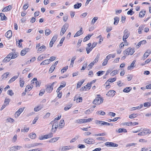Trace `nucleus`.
<instances>
[{
	"instance_id": "1",
	"label": "nucleus",
	"mask_w": 151,
	"mask_h": 151,
	"mask_svg": "<svg viewBox=\"0 0 151 151\" xmlns=\"http://www.w3.org/2000/svg\"><path fill=\"white\" fill-rule=\"evenodd\" d=\"M103 99L100 97V95H98V97L96 98L93 102L95 104L99 105L103 102Z\"/></svg>"
},
{
	"instance_id": "2",
	"label": "nucleus",
	"mask_w": 151,
	"mask_h": 151,
	"mask_svg": "<svg viewBox=\"0 0 151 151\" xmlns=\"http://www.w3.org/2000/svg\"><path fill=\"white\" fill-rule=\"evenodd\" d=\"M69 26L67 23L65 24L62 27L60 33V35L62 36L65 33Z\"/></svg>"
},
{
	"instance_id": "3",
	"label": "nucleus",
	"mask_w": 151,
	"mask_h": 151,
	"mask_svg": "<svg viewBox=\"0 0 151 151\" xmlns=\"http://www.w3.org/2000/svg\"><path fill=\"white\" fill-rule=\"evenodd\" d=\"M31 84H35V87H39L40 86L41 82L40 81H37L36 78H34L31 81Z\"/></svg>"
},
{
	"instance_id": "4",
	"label": "nucleus",
	"mask_w": 151,
	"mask_h": 151,
	"mask_svg": "<svg viewBox=\"0 0 151 151\" xmlns=\"http://www.w3.org/2000/svg\"><path fill=\"white\" fill-rule=\"evenodd\" d=\"M56 83V82H55L52 83L51 85H48L46 88V91L48 93H51L53 90L54 84Z\"/></svg>"
},
{
	"instance_id": "5",
	"label": "nucleus",
	"mask_w": 151,
	"mask_h": 151,
	"mask_svg": "<svg viewBox=\"0 0 151 151\" xmlns=\"http://www.w3.org/2000/svg\"><path fill=\"white\" fill-rule=\"evenodd\" d=\"M84 141L85 143L88 144H92L95 143V140L90 138L84 139Z\"/></svg>"
},
{
	"instance_id": "6",
	"label": "nucleus",
	"mask_w": 151,
	"mask_h": 151,
	"mask_svg": "<svg viewBox=\"0 0 151 151\" xmlns=\"http://www.w3.org/2000/svg\"><path fill=\"white\" fill-rule=\"evenodd\" d=\"M105 145L107 147H117L118 145L117 144L112 142H107L105 143Z\"/></svg>"
},
{
	"instance_id": "7",
	"label": "nucleus",
	"mask_w": 151,
	"mask_h": 151,
	"mask_svg": "<svg viewBox=\"0 0 151 151\" xmlns=\"http://www.w3.org/2000/svg\"><path fill=\"white\" fill-rule=\"evenodd\" d=\"M46 49V46L44 45H42L38 49L37 51L38 52H43L45 51Z\"/></svg>"
},
{
	"instance_id": "8",
	"label": "nucleus",
	"mask_w": 151,
	"mask_h": 151,
	"mask_svg": "<svg viewBox=\"0 0 151 151\" xmlns=\"http://www.w3.org/2000/svg\"><path fill=\"white\" fill-rule=\"evenodd\" d=\"M29 49L28 48H25L22 50L21 52V55L22 56H24L25 55L26 53L29 51Z\"/></svg>"
},
{
	"instance_id": "9",
	"label": "nucleus",
	"mask_w": 151,
	"mask_h": 151,
	"mask_svg": "<svg viewBox=\"0 0 151 151\" xmlns=\"http://www.w3.org/2000/svg\"><path fill=\"white\" fill-rule=\"evenodd\" d=\"M116 93V92L113 90H111L109 91L106 95L109 96H113Z\"/></svg>"
},
{
	"instance_id": "10",
	"label": "nucleus",
	"mask_w": 151,
	"mask_h": 151,
	"mask_svg": "<svg viewBox=\"0 0 151 151\" xmlns=\"http://www.w3.org/2000/svg\"><path fill=\"white\" fill-rule=\"evenodd\" d=\"M129 33L127 29H125L124 32V35L123 36V38L125 37L127 38L129 37Z\"/></svg>"
},
{
	"instance_id": "11",
	"label": "nucleus",
	"mask_w": 151,
	"mask_h": 151,
	"mask_svg": "<svg viewBox=\"0 0 151 151\" xmlns=\"http://www.w3.org/2000/svg\"><path fill=\"white\" fill-rule=\"evenodd\" d=\"M5 36L7 38H10L12 36V32L11 30H9L5 34Z\"/></svg>"
},
{
	"instance_id": "12",
	"label": "nucleus",
	"mask_w": 151,
	"mask_h": 151,
	"mask_svg": "<svg viewBox=\"0 0 151 151\" xmlns=\"http://www.w3.org/2000/svg\"><path fill=\"white\" fill-rule=\"evenodd\" d=\"M83 33L82 32V28H81L80 30L77 31L74 36V37L79 36L83 34Z\"/></svg>"
},
{
	"instance_id": "13",
	"label": "nucleus",
	"mask_w": 151,
	"mask_h": 151,
	"mask_svg": "<svg viewBox=\"0 0 151 151\" xmlns=\"http://www.w3.org/2000/svg\"><path fill=\"white\" fill-rule=\"evenodd\" d=\"M61 85L58 88L57 90L60 91L63 87H64L66 85V83L65 82H62L61 83Z\"/></svg>"
},
{
	"instance_id": "14",
	"label": "nucleus",
	"mask_w": 151,
	"mask_h": 151,
	"mask_svg": "<svg viewBox=\"0 0 151 151\" xmlns=\"http://www.w3.org/2000/svg\"><path fill=\"white\" fill-rule=\"evenodd\" d=\"M136 61L134 60L131 63L130 66H129L127 68L128 70H131L134 67V65Z\"/></svg>"
},
{
	"instance_id": "15",
	"label": "nucleus",
	"mask_w": 151,
	"mask_h": 151,
	"mask_svg": "<svg viewBox=\"0 0 151 151\" xmlns=\"http://www.w3.org/2000/svg\"><path fill=\"white\" fill-rule=\"evenodd\" d=\"M12 9V6L11 5H9L7 6L4 7L2 10V12H5L8 11Z\"/></svg>"
},
{
	"instance_id": "16",
	"label": "nucleus",
	"mask_w": 151,
	"mask_h": 151,
	"mask_svg": "<svg viewBox=\"0 0 151 151\" xmlns=\"http://www.w3.org/2000/svg\"><path fill=\"white\" fill-rule=\"evenodd\" d=\"M24 109V108H20L16 112L15 114L17 115V116L20 115V114L23 111Z\"/></svg>"
},
{
	"instance_id": "17",
	"label": "nucleus",
	"mask_w": 151,
	"mask_h": 151,
	"mask_svg": "<svg viewBox=\"0 0 151 151\" xmlns=\"http://www.w3.org/2000/svg\"><path fill=\"white\" fill-rule=\"evenodd\" d=\"M84 81V80H82V81L78 82L77 83L76 88H80L82 85L83 84Z\"/></svg>"
},
{
	"instance_id": "18",
	"label": "nucleus",
	"mask_w": 151,
	"mask_h": 151,
	"mask_svg": "<svg viewBox=\"0 0 151 151\" xmlns=\"http://www.w3.org/2000/svg\"><path fill=\"white\" fill-rule=\"evenodd\" d=\"M0 16L1 20H5L7 19V17L5 16V14L3 13H0Z\"/></svg>"
},
{
	"instance_id": "19",
	"label": "nucleus",
	"mask_w": 151,
	"mask_h": 151,
	"mask_svg": "<svg viewBox=\"0 0 151 151\" xmlns=\"http://www.w3.org/2000/svg\"><path fill=\"white\" fill-rule=\"evenodd\" d=\"M93 35V34H92L91 35L89 34L88 36H86L83 39V42H85L89 40L90 37Z\"/></svg>"
},
{
	"instance_id": "20",
	"label": "nucleus",
	"mask_w": 151,
	"mask_h": 151,
	"mask_svg": "<svg viewBox=\"0 0 151 151\" xmlns=\"http://www.w3.org/2000/svg\"><path fill=\"white\" fill-rule=\"evenodd\" d=\"M50 62H49V60H48V59H47L44 60L40 64V65H46L47 64H48L50 63Z\"/></svg>"
},
{
	"instance_id": "21",
	"label": "nucleus",
	"mask_w": 151,
	"mask_h": 151,
	"mask_svg": "<svg viewBox=\"0 0 151 151\" xmlns=\"http://www.w3.org/2000/svg\"><path fill=\"white\" fill-rule=\"evenodd\" d=\"M142 132L144 135L149 134L151 133V131H150L149 130L143 129L142 131Z\"/></svg>"
},
{
	"instance_id": "22",
	"label": "nucleus",
	"mask_w": 151,
	"mask_h": 151,
	"mask_svg": "<svg viewBox=\"0 0 151 151\" xmlns=\"http://www.w3.org/2000/svg\"><path fill=\"white\" fill-rule=\"evenodd\" d=\"M143 106V104H141L139 106H137L133 107L132 108V110H135L136 109H140L142 108Z\"/></svg>"
},
{
	"instance_id": "23",
	"label": "nucleus",
	"mask_w": 151,
	"mask_h": 151,
	"mask_svg": "<svg viewBox=\"0 0 151 151\" xmlns=\"http://www.w3.org/2000/svg\"><path fill=\"white\" fill-rule=\"evenodd\" d=\"M53 134L52 133H50L48 134L45 135H44L45 139H47L48 138H50L52 137H53Z\"/></svg>"
},
{
	"instance_id": "24",
	"label": "nucleus",
	"mask_w": 151,
	"mask_h": 151,
	"mask_svg": "<svg viewBox=\"0 0 151 151\" xmlns=\"http://www.w3.org/2000/svg\"><path fill=\"white\" fill-rule=\"evenodd\" d=\"M18 76H19L18 75L14 76H13V77L11 78V79L9 80V83H11L13 82L14 81H15V80H16L18 78Z\"/></svg>"
},
{
	"instance_id": "25",
	"label": "nucleus",
	"mask_w": 151,
	"mask_h": 151,
	"mask_svg": "<svg viewBox=\"0 0 151 151\" xmlns=\"http://www.w3.org/2000/svg\"><path fill=\"white\" fill-rule=\"evenodd\" d=\"M146 13V11H141L139 13V17H143L145 15Z\"/></svg>"
},
{
	"instance_id": "26",
	"label": "nucleus",
	"mask_w": 151,
	"mask_h": 151,
	"mask_svg": "<svg viewBox=\"0 0 151 151\" xmlns=\"http://www.w3.org/2000/svg\"><path fill=\"white\" fill-rule=\"evenodd\" d=\"M59 137H56L55 138H53L49 140V142H54L57 141L59 139Z\"/></svg>"
},
{
	"instance_id": "27",
	"label": "nucleus",
	"mask_w": 151,
	"mask_h": 151,
	"mask_svg": "<svg viewBox=\"0 0 151 151\" xmlns=\"http://www.w3.org/2000/svg\"><path fill=\"white\" fill-rule=\"evenodd\" d=\"M93 110V108H90L89 109L86 111L85 113L86 114H89L91 113Z\"/></svg>"
},
{
	"instance_id": "28",
	"label": "nucleus",
	"mask_w": 151,
	"mask_h": 151,
	"mask_svg": "<svg viewBox=\"0 0 151 151\" xmlns=\"http://www.w3.org/2000/svg\"><path fill=\"white\" fill-rule=\"evenodd\" d=\"M132 89V88L130 87H126L123 89V91L125 93H128Z\"/></svg>"
},
{
	"instance_id": "29",
	"label": "nucleus",
	"mask_w": 151,
	"mask_h": 151,
	"mask_svg": "<svg viewBox=\"0 0 151 151\" xmlns=\"http://www.w3.org/2000/svg\"><path fill=\"white\" fill-rule=\"evenodd\" d=\"M82 4L81 3H77V4H75L74 5V9H79L80 7L81 6Z\"/></svg>"
},
{
	"instance_id": "30",
	"label": "nucleus",
	"mask_w": 151,
	"mask_h": 151,
	"mask_svg": "<svg viewBox=\"0 0 151 151\" xmlns=\"http://www.w3.org/2000/svg\"><path fill=\"white\" fill-rule=\"evenodd\" d=\"M145 27V25H142L140 26L139 28L138 32L139 34H141L142 33V30L144 27Z\"/></svg>"
},
{
	"instance_id": "31",
	"label": "nucleus",
	"mask_w": 151,
	"mask_h": 151,
	"mask_svg": "<svg viewBox=\"0 0 151 151\" xmlns=\"http://www.w3.org/2000/svg\"><path fill=\"white\" fill-rule=\"evenodd\" d=\"M151 53V51L150 50H147L143 55L146 56L147 58Z\"/></svg>"
},
{
	"instance_id": "32",
	"label": "nucleus",
	"mask_w": 151,
	"mask_h": 151,
	"mask_svg": "<svg viewBox=\"0 0 151 151\" xmlns=\"http://www.w3.org/2000/svg\"><path fill=\"white\" fill-rule=\"evenodd\" d=\"M114 24L115 25H117L119 21V18L117 17H115L114 18Z\"/></svg>"
},
{
	"instance_id": "33",
	"label": "nucleus",
	"mask_w": 151,
	"mask_h": 151,
	"mask_svg": "<svg viewBox=\"0 0 151 151\" xmlns=\"http://www.w3.org/2000/svg\"><path fill=\"white\" fill-rule=\"evenodd\" d=\"M29 137L32 139H35L36 137V135L35 133H30L29 134Z\"/></svg>"
},
{
	"instance_id": "34",
	"label": "nucleus",
	"mask_w": 151,
	"mask_h": 151,
	"mask_svg": "<svg viewBox=\"0 0 151 151\" xmlns=\"http://www.w3.org/2000/svg\"><path fill=\"white\" fill-rule=\"evenodd\" d=\"M32 87H31V86H30L29 85L27 86L25 88V91L27 92L28 91H30L32 89L33 87L32 85Z\"/></svg>"
},
{
	"instance_id": "35",
	"label": "nucleus",
	"mask_w": 151,
	"mask_h": 151,
	"mask_svg": "<svg viewBox=\"0 0 151 151\" xmlns=\"http://www.w3.org/2000/svg\"><path fill=\"white\" fill-rule=\"evenodd\" d=\"M101 125H111L112 126L113 124L111 123H110L108 122H106L104 121H102V123H101Z\"/></svg>"
},
{
	"instance_id": "36",
	"label": "nucleus",
	"mask_w": 151,
	"mask_h": 151,
	"mask_svg": "<svg viewBox=\"0 0 151 151\" xmlns=\"http://www.w3.org/2000/svg\"><path fill=\"white\" fill-rule=\"evenodd\" d=\"M76 56H74L71 59V63L70 64V66H71L72 67L73 66V64H74V62L75 60H76Z\"/></svg>"
},
{
	"instance_id": "37",
	"label": "nucleus",
	"mask_w": 151,
	"mask_h": 151,
	"mask_svg": "<svg viewBox=\"0 0 151 151\" xmlns=\"http://www.w3.org/2000/svg\"><path fill=\"white\" fill-rule=\"evenodd\" d=\"M75 123H84V119H80L76 120L75 121Z\"/></svg>"
},
{
	"instance_id": "38",
	"label": "nucleus",
	"mask_w": 151,
	"mask_h": 151,
	"mask_svg": "<svg viewBox=\"0 0 151 151\" xmlns=\"http://www.w3.org/2000/svg\"><path fill=\"white\" fill-rule=\"evenodd\" d=\"M51 30L49 29H47L45 30V34L47 35L48 36L51 33Z\"/></svg>"
},
{
	"instance_id": "39",
	"label": "nucleus",
	"mask_w": 151,
	"mask_h": 151,
	"mask_svg": "<svg viewBox=\"0 0 151 151\" xmlns=\"http://www.w3.org/2000/svg\"><path fill=\"white\" fill-rule=\"evenodd\" d=\"M129 49H130V50L128 51V54L130 55H132L134 53L135 51L134 49H132V48L130 47H129Z\"/></svg>"
},
{
	"instance_id": "40",
	"label": "nucleus",
	"mask_w": 151,
	"mask_h": 151,
	"mask_svg": "<svg viewBox=\"0 0 151 151\" xmlns=\"http://www.w3.org/2000/svg\"><path fill=\"white\" fill-rule=\"evenodd\" d=\"M11 60V58H10V57H9L8 56L5 57L4 59L3 60V62H7Z\"/></svg>"
},
{
	"instance_id": "41",
	"label": "nucleus",
	"mask_w": 151,
	"mask_h": 151,
	"mask_svg": "<svg viewBox=\"0 0 151 151\" xmlns=\"http://www.w3.org/2000/svg\"><path fill=\"white\" fill-rule=\"evenodd\" d=\"M116 78H109V79L106 82V83H107V82H110L111 83H112L115 81H116Z\"/></svg>"
},
{
	"instance_id": "42",
	"label": "nucleus",
	"mask_w": 151,
	"mask_h": 151,
	"mask_svg": "<svg viewBox=\"0 0 151 151\" xmlns=\"http://www.w3.org/2000/svg\"><path fill=\"white\" fill-rule=\"evenodd\" d=\"M64 120H61L60 122L59 127L61 128H62L63 127L64 125Z\"/></svg>"
},
{
	"instance_id": "43",
	"label": "nucleus",
	"mask_w": 151,
	"mask_h": 151,
	"mask_svg": "<svg viewBox=\"0 0 151 151\" xmlns=\"http://www.w3.org/2000/svg\"><path fill=\"white\" fill-rule=\"evenodd\" d=\"M98 19V17H95L92 19L91 22V24H93L96 22V20Z\"/></svg>"
},
{
	"instance_id": "44",
	"label": "nucleus",
	"mask_w": 151,
	"mask_h": 151,
	"mask_svg": "<svg viewBox=\"0 0 151 151\" xmlns=\"http://www.w3.org/2000/svg\"><path fill=\"white\" fill-rule=\"evenodd\" d=\"M137 115V114H132L130 115L129 116V117L130 119H133L136 117Z\"/></svg>"
},
{
	"instance_id": "45",
	"label": "nucleus",
	"mask_w": 151,
	"mask_h": 151,
	"mask_svg": "<svg viewBox=\"0 0 151 151\" xmlns=\"http://www.w3.org/2000/svg\"><path fill=\"white\" fill-rule=\"evenodd\" d=\"M151 106V102H147L144 104V106L145 107H149Z\"/></svg>"
},
{
	"instance_id": "46",
	"label": "nucleus",
	"mask_w": 151,
	"mask_h": 151,
	"mask_svg": "<svg viewBox=\"0 0 151 151\" xmlns=\"http://www.w3.org/2000/svg\"><path fill=\"white\" fill-rule=\"evenodd\" d=\"M96 114H100L102 115H104L106 113L104 111H99L96 112Z\"/></svg>"
},
{
	"instance_id": "47",
	"label": "nucleus",
	"mask_w": 151,
	"mask_h": 151,
	"mask_svg": "<svg viewBox=\"0 0 151 151\" xmlns=\"http://www.w3.org/2000/svg\"><path fill=\"white\" fill-rule=\"evenodd\" d=\"M42 108V107H40V106H37L35 107L34 109V110L35 111H38L41 110Z\"/></svg>"
},
{
	"instance_id": "48",
	"label": "nucleus",
	"mask_w": 151,
	"mask_h": 151,
	"mask_svg": "<svg viewBox=\"0 0 151 151\" xmlns=\"http://www.w3.org/2000/svg\"><path fill=\"white\" fill-rule=\"evenodd\" d=\"M119 118H120L119 117H116L113 119H108L107 121L109 122H115Z\"/></svg>"
},
{
	"instance_id": "49",
	"label": "nucleus",
	"mask_w": 151,
	"mask_h": 151,
	"mask_svg": "<svg viewBox=\"0 0 151 151\" xmlns=\"http://www.w3.org/2000/svg\"><path fill=\"white\" fill-rule=\"evenodd\" d=\"M20 86L21 87H22L24 84V81L21 78L20 79L19 81Z\"/></svg>"
},
{
	"instance_id": "50",
	"label": "nucleus",
	"mask_w": 151,
	"mask_h": 151,
	"mask_svg": "<svg viewBox=\"0 0 151 151\" xmlns=\"http://www.w3.org/2000/svg\"><path fill=\"white\" fill-rule=\"evenodd\" d=\"M93 119L92 118H89L88 119H84V123H86L87 122H90L91 121L93 120Z\"/></svg>"
},
{
	"instance_id": "51",
	"label": "nucleus",
	"mask_w": 151,
	"mask_h": 151,
	"mask_svg": "<svg viewBox=\"0 0 151 151\" xmlns=\"http://www.w3.org/2000/svg\"><path fill=\"white\" fill-rule=\"evenodd\" d=\"M79 137L78 136H76L74 138H73L70 141V143H72L76 141Z\"/></svg>"
},
{
	"instance_id": "52",
	"label": "nucleus",
	"mask_w": 151,
	"mask_h": 151,
	"mask_svg": "<svg viewBox=\"0 0 151 151\" xmlns=\"http://www.w3.org/2000/svg\"><path fill=\"white\" fill-rule=\"evenodd\" d=\"M56 92L57 93H58V97L59 98H61L62 96V92H60L59 91H57V90L56 91Z\"/></svg>"
},
{
	"instance_id": "53",
	"label": "nucleus",
	"mask_w": 151,
	"mask_h": 151,
	"mask_svg": "<svg viewBox=\"0 0 151 151\" xmlns=\"http://www.w3.org/2000/svg\"><path fill=\"white\" fill-rule=\"evenodd\" d=\"M69 150L68 146L63 147L61 148L62 151H64Z\"/></svg>"
},
{
	"instance_id": "54",
	"label": "nucleus",
	"mask_w": 151,
	"mask_h": 151,
	"mask_svg": "<svg viewBox=\"0 0 151 151\" xmlns=\"http://www.w3.org/2000/svg\"><path fill=\"white\" fill-rule=\"evenodd\" d=\"M106 133H99V134H95L94 135V136H105L106 135Z\"/></svg>"
},
{
	"instance_id": "55",
	"label": "nucleus",
	"mask_w": 151,
	"mask_h": 151,
	"mask_svg": "<svg viewBox=\"0 0 151 151\" xmlns=\"http://www.w3.org/2000/svg\"><path fill=\"white\" fill-rule=\"evenodd\" d=\"M45 57V56H42L41 57V55H40L38 57L37 60L39 61L42 60H43V59L46 58Z\"/></svg>"
},
{
	"instance_id": "56",
	"label": "nucleus",
	"mask_w": 151,
	"mask_h": 151,
	"mask_svg": "<svg viewBox=\"0 0 151 151\" xmlns=\"http://www.w3.org/2000/svg\"><path fill=\"white\" fill-rule=\"evenodd\" d=\"M6 121L7 122H14V120L11 118H7V119H6Z\"/></svg>"
},
{
	"instance_id": "57",
	"label": "nucleus",
	"mask_w": 151,
	"mask_h": 151,
	"mask_svg": "<svg viewBox=\"0 0 151 151\" xmlns=\"http://www.w3.org/2000/svg\"><path fill=\"white\" fill-rule=\"evenodd\" d=\"M118 73V71L117 70H114L112 72L111 74L112 76H114L116 74H117Z\"/></svg>"
},
{
	"instance_id": "58",
	"label": "nucleus",
	"mask_w": 151,
	"mask_h": 151,
	"mask_svg": "<svg viewBox=\"0 0 151 151\" xmlns=\"http://www.w3.org/2000/svg\"><path fill=\"white\" fill-rule=\"evenodd\" d=\"M137 145L136 143H130V144H128L126 145V147H130L131 146H134L135 145Z\"/></svg>"
},
{
	"instance_id": "59",
	"label": "nucleus",
	"mask_w": 151,
	"mask_h": 151,
	"mask_svg": "<svg viewBox=\"0 0 151 151\" xmlns=\"http://www.w3.org/2000/svg\"><path fill=\"white\" fill-rule=\"evenodd\" d=\"M55 68V67L54 66V65H52L50 68L49 71L51 73H52L54 70Z\"/></svg>"
},
{
	"instance_id": "60",
	"label": "nucleus",
	"mask_w": 151,
	"mask_h": 151,
	"mask_svg": "<svg viewBox=\"0 0 151 151\" xmlns=\"http://www.w3.org/2000/svg\"><path fill=\"white\" fill-rule=\"evenodd\" d=\"M57 35H54L52 38L51 41H52L53 42H55L57 38Z\"/></svg>"
},
{
	"instance_id": "61",
	"label": "nucleus",
	"mask_w": 151,
	"mask_h": 151,
	"mask_svg": "<svg viewBox=\"0 0 151 151\" xmlns=\"http://www.w3.org/2000/svg\"><path fill=\"white\" fill-rule=\"evenodd\" d=\"M104 72L105 71H99L97 72L96 74L98 76H99L103 74Z\"/></svg>"
},
{
	"instance_id": "62",
	"label": "nucleus",
	"mask_w": 151,
	"mask_h": 151,
	"mask_svg": "<svg viewBox=\"0 0 151 151\" xmlns=\"http://www.w3.org/2000/svg\"><path fill=\"white\" fill-rule=\"evenodd\" d=\"M86 51L87 53L88 54L92 50V49L90 47H86Z\"/></svg>"
},
{
	"instance_id": "63",
	"label": "nucleus",
	"mask_w": 151,
	"mask_h": 151,
	"mask_svg": "<svg viewBox=\"0 0 151 151\" xmlns=\"http://www.w3.org/2000/svg\"><path fill=\"white\" fill-rule=\"evenodd\" d=\"M99 55H97L96 56V57L95 58V59L94 60V61L93 62L94 63V64L95 63H97L99 60Z\"/></svg>"
},
{
	"instance_id": "64",
	"label": "nucleus",
	"mask_w": 151,
	"mask_h": 151,
	"mask_svg": "<svg viewBox=\"0 0 151 151\" xmlns=\"http://www.w3.org/2000/svg\"><path fill=\"white\" fill-rule=\"evenodd\" d=\"M29 7V4L28 3H27L26 4H25L23 7V10H26Z\"/></svg>"
}]
</instances>
